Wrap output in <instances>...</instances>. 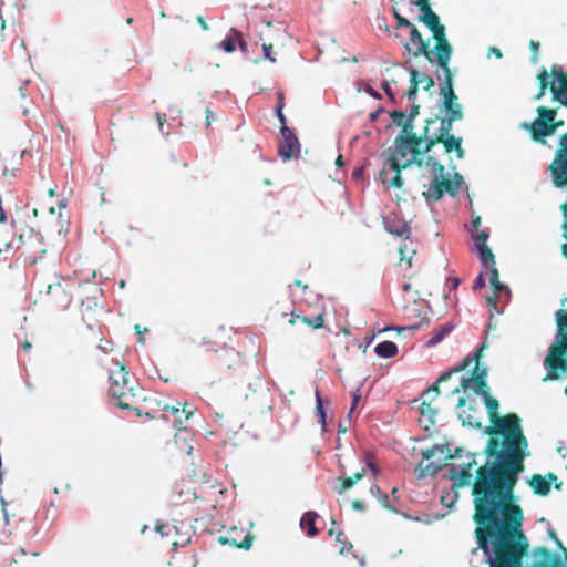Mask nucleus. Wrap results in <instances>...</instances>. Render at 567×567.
<instances>
[{
  "instance_id": "1",
  "label": "nucleus",
  "mask_w": 567,
  "mask_h": 567,
  "mask_svg": "<svg viewBox=\"0 0 567 567\" xmlns=\"http://www.w3.org/2000/svg\"><path fill=\"white\" fill-rule=\"evenodd\" d=\"M481 395L492 425L485 431L489 435L484 451L487 461L476 468L477 517L489 519L501 511L507 520L518 522L522 514L520 506L515 503L514 489L525 470V458L529 456L528 441L516 414L499 416L498 401L489 391Z\"/></svg>"
},
{
  "instance_id": "2",
  "label": "nucleus",
  "mask_w": 567,
  "mask_h": 567,
  "mask_svg": "<svg viewBox=\"0 0 567 567\" xmlns=\"http://www.w3.org/2000/svg\"><path fill=\"white\" fill-rule=\"evenodd\" d=\"M461 458L460 463L450 465L446 477L452 481V488L458 489L472 486V496L474 497L473 519L477 524L475 535L477 544L485 554L493 553L489 567H523V558L528 551V539L523 532L524 513L520 508V518L518 522L507 520L501 511L489 519L477 517L476 497L474 495L473 467L476 466L475 454L464 452L456 447L454 454H449L445 460Z\"/></svg>"
},
{
  "instance_id": "3",
  "label": "nucleus",
  "mask_w": 567,
  "mask_h": 567,
  "mask_svg": "<svg viewBox=\"0 0 567 567\" xmlns=\"http://www.w3.org/2000/svg\"><path fill=\"white\" fill-rule=\"evenodd\" d=\"M434 123L435 120H426L421 135L405 134L398 135L395 137L394 150L390 153L386 159V164L394 175L390 178L389 172L386 169H382L380 172V181L383 184L390 187L401 188L403 185V179L401 177L402 169L409 167L413 163L419 166L422 165V157L427 153L423 152L422 144H425V137H429V126Z\"/></svg>"
},
{
  "instance_id": "4",
  "label": "nucleus",
  "mask_w": 567,
  "mask_h": 567,
  "mask_svg": "<svg viewBox=\"0 0 567 567\" xmlns=\"http://www.w3.org/2000/svg\"><path fill=\"white\" fill-rule=\"evenodd\" d=\"M111 396L116 400V404L122 410H131L136 416L145 415L153 419L148 412H143L141 402L143 401V392L136 382L130 378L126 367L116 362V369L112 370L109 375Z\"/></svg>"
},
{
  "instance_id": "5",
  "label": "nucleus",
  "mask_w": 567,
  "mask_h": 567,
  "mask_svg": "<svg viewBox=\"0 0 567 567\" xmlns=\"http://www.w3.org/2000/svg\"><path fill=\"white\" fill-rule=\"evenodd\" d=\"M560 305L563 308L555 312L556 341L549 347L544 360V365L548 370L545 381L556 380L559 372H567V297L560 300Z\"/></svg>"
},
{
  "instance_id": "6",
  "label": "nucleus",
  "mask_w": 567,
  "mask_h": 567,
  "mask_svg": "<svg viewBox=\"0 0 567 567\" xmlns=\"http://www.w3.org/2000/svg\"><path fill=\"white\" fill-rule=\"evenodd\" d=\"M426 165L431 167V172L434 175L427 190L423 192V197L427 202H437L444 196L445 193L451 196H454L458 193V189L463 183V177L461 174L455 173L452 179L444 176L445 166L432 155L426 157Z\"/></svg>"
},
{
  "instance_id": "7",
  "label": "nucleus",
  "mask_w": 567,
  "mask_h": 567,
  "mask_svg": "<svg viewBox=\"0 0 567 567\" xmlns=\"http://www.w3.org/2000/svg\"><path fill=\"white\" fill-rule=\"evenodd\" d=\"M437 65L444 73V81L440 85V93L442 95L441 109L446 114H453L455 111L463 113L462 105L457 102V95L453 90V72L449 66L453 49H450L442 41L437 44Z\"/></svg>"
},
{
  "instance_id": "8",
  "label": "nucleus",
  "mask_w": 567,
  "mask_h": 567,
  "mask_svg": "<svg viewBox=\"0 0 567 567\" xmlns=\"http://www.w3.org/2000/svg\"><path fill=\"white\" fill-rule=\"evenodd\" d=\"M432 32L433 39L435 40V45L433 50L429 48V40H424L419 29L412 24L410 29V42L404 44V48L413 55L420 56L424 55L430 63L437 64V44L441 42L445 43L450 49L452 45L446 39L445 27L439 21V30L430 27L431 24L424 23Z\"/></svg>"
},
{
  "instance_id": "9",
  "label": "nucleus",
  "mask_w": 567,
  "mask_h": 567,
  "mask_svg": "<svg viewBox=\"0 0 567 567\" xmlns=\"http://www.w3.org/2000/svg\"><path fill=\"white\" fill-rule=\"evenodd\" d=\"M538 116L532 123H523L522 127L529 132L535 142L545 143L546 137L553 135L556 131L554 120L556 118V110L546 106L537 107Z\"/></svg>"
},
{
  "instance_id": "10",
  "label": "nucleus",
  "mask_w": 567,
  "mask_h": 567,
  "mask_svg": "<svg viewBox=\"0 0 567 567\" xmlns=\"http://www.w3.org/2000/svg\"><path fill=\"white\" fill-rule=\"evenodd\" d=\"M79 285L71 279H61L47 287V303L56 310H66L73 301Z\"/></svg>"
},
{
  "instance_id": "11",
  "label": "nucleus",
  "mask_w": 567,
  "mask_h": 567,
  "mask_svg": "<svg viewBox=\"0 0 567 567\" xmlns=\"http://www.w3.org/2000/svg\"><path fill=\"white\" fill-rule=\"evenodd\" d=\"M4 246L7 250L24 249V254L30 255L42 256L47 251L43 236L31 227L21 229L17 238Z\"/></svg>"
},
{
  "instance_id": "12",
  "label": "nucleus",
  "mask_w": 567,
  "mask_h": 567,
  "mask_svg": "<svg viewBox=\"0 0 567 567\" xmlns=\"http://www.w3.org/2000/svg\"><path fill=\"white\" fill-rule=\"evenodd\" d=\"M548 171L556 187L567 186V132L560 136L558 148Z\"/></svg>"
},
{
  "instance_id": "13",
  "label": "nucleus",
  "mask_w": 567,
  "mask_h": 567,
  "mask_svg": "<svg viewBox=\"0 0 567 567\" xmlns=\"http://www.w3.org/2000/svg\"><path fill=\"white\" fill-rule=\"evenodd\" d=\"M486 348V344L483 343L474 353L472 362L475 361V368L473 373L468 378H463L461 381V388L463 391H466L468 388H472L476 394H483L488 392V385L486 382L487 370L485 368H480V359L483 355V351Z\"/></svg>"
},
{
  "instance_id": "14",
  "label": "nucleus",
  "mask_w": 567,
  "mask_h": 567,
  "mask_svg": "<svg viewBox=\"0 0 567 567\" xmlns=\"http://www.w3.org/2000/svg\"><path fill=\"white\" fill-rule=\"evenodd\" d=\"M163 417L172 421L177 430H185L186 422L194 414L195 409L188 403L176 402V404L164 403L162 405Z\"/></svg>"
},
{
  "instance_id": "15",
  "label": "nucleus",
  "mask_w": 567,
  "mask_h": 567,
  "mask_svg": "<svg viewBox=\"0 0 567 567\" xmlns=\"http://www.w3.org/2000/svg\"><path fill=\"white\" fill-rule=\"evenodd\" d=\"M462 137H456L454 135H442V134H433L429 133V137H425V144L423 146V152H431V150L439 143L444 146L446 153L455 152L458 158H463L465 155V151L462 147Z\"/></svg>"
},
{
  "instance_id": "16",
  "label": "nucleus",
  "mask_w": 567,
  "mask_h": 567,
  "mask_svg": "<svg viewBox=\"0 0 567 567\" xmlns=\"http://www.w3.org/2000/svg\"><path fill=\"white\" fill-rule=\"evenodd\" d=\"M281 141L279 144L278 153L284 161H289L293 156L300 154V143L295 132L288 126L280 128Z\"/></svg>"
},
{
  "instance_id": "17",
  "label": "nucleus",
  "mask_w": 567,
  "mask_h": 567,
  "mask_svg": "<svg viewBox=\"0 0 567 567\" xmlns=\"http://www.w3.org/2000/svg\"><path fill=\"white\" fill-rule=\"evenodd\" d=\"M471 363H472L471 357H465L460 364H457V365L449 369L444 373H442L437 378L436 382L433 383L430 388H427L423 392V398L429 399L430 401L435 400V398L440 393L439 384L447 381L453 374L464 371Z\"/></svg>"
},
{
  "instance_id": "18",
  "label": "nucleus",
  "mask_w": 567,
  "mask_h": 567,
  "mask_svg": "<svg viewBox=\"0 0 567 567\" xmlns=\"http://www.w3.org/2000/svg\"><path fill=\"white\" fill-rule=\"evenodd\" d=\"M382 224H383L384 229L388 233H390L396 237H401V238L408 240L411 235V228H410L409 224L403 218L399 217L394 213L385 216L383 218Z\"/></svg>"
},
{
  "instance_id": "19",
  "label": "nucleus",
  "mask_w": 567,
  "mask_h": 567,
  "mask_svg": "<svg viewBox=\"0 0 567 567\" xmlns=\"http://www.w3.org/2000/svg\"><path fill=\"white\" fill-rule=\"evenodd\" d=\"M551 75L558 82H553L550 84V90L553 92L554 100L567 106V73H565L557 65H553Z\"/></svg>"
},
{
  "instance_id": "20",
  "label": "nucleus",
  "mask_w": 567,
  "mask_h": 567,
  "mask_svg": "<svg viewBox=\"0 0 567 567\" xmlns=\"http://www.w3.org/2000/svg\"><path fill=\"white\" fill-rule=\"evenodd\" d=\"M101 310L102 308L99 306V302L95 297H86L85 299L82 300L80 311L83 321L87 324L90 329H92L96 323V315L100 313Z\"/></svg>"
},
{
  "instance_id": "21",
  "label": "nucleus",
  "mask_w": 567,
  "mask_h": 567,
  "mask_svg": "<svg viewBox=\"0 0 567 567\" xmlns=\"http://www.w3.org/2000/svg\"><path fill=\"white\" fill-rule=\"evenodd\" d=\"M413 4H415L420 10L417 20L420 22L431 24L430 27L435 28L437 31L439 16L432 10L430 0H415Z\"/></svg>"
},
{
  "instance_id": "22",
  "label": "nucleus",
  "mask_w": 567,
  "mask_h": 567,
  "mask_svg": "<svg viewBox=\"0 0 567 567\" xmlns=\"http://www.w3.org/2000/svg\"><path fill=\"white\" fill-rule=\"evenodd\" d=\"M548 478L549 481L540 474H534L528 484L535 494L546 496L550 492V481H555L557 477L555 474L549 473Z\"/></svg>"
},
{
  "instance_id": "23",
  "label": "nucleus",
  "mask_w": 567,
  "mask_h": 567,
  "mask_svg": "<svg viewBox=\"0 0 567 567\" xmlns=\"http://www.w3.org/2000/svg\"><path fill=\"white\" fill-rule=\"evenodd\" d=\"M272 24L268 22L264 31L260 32L259 38L261 40V47L264 51L265 59H268L271 62H276V58L272 56V49L275 47V41L272 39Z\"/></svg>"
},
{
  "instance_id": "24",
  "label": "nucleus",
  "mask_w": 567,
  "mask_h": 567,
  "mask_svg": "<svg viewBox=\"0 0 567 567\" xmlns=\"http://www.w3.org/2000/svg\"><path fill=\"white\" fill-rule=\"evenodd\" d=\"M132 112L126 107H120L111 116V124L117 134H121V128L125 126L127 122V128L132 126Z\"/></svg>"
},
{
  "instance_id": "25",
  "label": "nucleus",
  "mask_w": 567,
  "mask_h": 567,
  "mask_svg": "<svg viewBox=\"0 0 567 567\" xmlns=\"http://www.w3.org/2000/svg\"><path fill=\"white\" fill-rule=\"evenodd\" d=\"M390 117L392 118L393 123L401 127L402 131L399 135H410V134H416L414 132V124L410 122L408 118V115L402 111H392L390 113Z\"/></svg>"
},
{
  "instance_id": "26",
  "label": "nucleus",
  "mask_w": 567,
  "mask_h": 567,
  "mask_svg": "<svg viewBox=\"0 0 567 567\" xmlns=\"http://www.w3.org/2000/svg\"><path fill=\"white\" fill-rule=\"evenodd\" d=\"M367 473L365 467H362L360 471H357L353 475L340 478V484L334 487L336 492L340 495L344 494L348 489H350L355 483L364 477Z\"/></svg>"
},
{
  "instance_id": "27",
  "label": "nucleus",
  "mask_w": 567,
  "mask_h": 567,
  "mask_svg": "<svg viewBox=\"0 0 567 567\" xmlns=\"http://www.w3.org/2000/svg\"><path fill=\"white\" fill-rule=\"evenodd\" d=\"M463 118V113L455 111L453 114H446V117H435V122L440 120V128L436 134L451 135L453 123Z\"/></svg>"
},
{
  "instance_id": "28",
  "label": "nucleus",
  "mask_w": 567,
  "mask_h": 567,
  "mask_svg": "<svg viewBox=\"0 0 567 567\" xmlns=\"http://www.w3.org/2000/svg\"><path fill=\"white\" fill-rule=\"evenodd\" d=\"M318 514L313 511L306 512L300 519V527L307 532L308 536L313 537L318 535L319 530L316 527V519Z\"/></svg>"
},
{
  "instance_id": "29",
  "label": "nucleus",
  "mask_w": 567,
  "mask_h": 567,
  "mask_svg": "<svg viewBox=\"0 0 567 567\" xmlns=\"http://www.w3.org/2000/svg\"><path fill=\"white\" fill-rule=\"evenodd\" d=\"M218 540L221 544H229L236 548H243L248 550L252 545L254 536L251 534H246L243 540L238 542L235 537H231V534L229 533L226 536H220Z\"/></svg>"
},
{
  "instance_id": "30",
  "label": "nucleus",
  "mask_w": 567,
  "mask_h": 567,
  "mask_svg": "<svg viewBox=\"0 0 567 567\" xmlns=\"http://www.w3.org/2000/svg\"><path fill=\"white\" fill-rule=\"evenodd\" d=\"M297 320L301 321L302 323L307 324L308 327L312 329H320L323 327L324 323V317L322 313L318 315L313 319L303 317L300 315H296L295 312H291V318L289 320L290 324H296Z\"/></svg>"
},
{
  "instance_id": "31",
  "label": "nucleus",
  "mask_w": 567,
  "mask_h": 567,
  "mask_svg": "<svg viewBox=\"0 0 567 567\" xmlns=\"http://www.w3.org/2000/svg\"><path fill=\"white\" fill-rule=\"evenodd\" d=\"M465 404H466L465 398H460V400L457 402V408L460 409L458 415L462 419L463 424H467V425L473 426V427H481L480 417L478 416H474V415H472L470 413H466Z\"/></svg>"
},
{
  "instance_id": "32",
  "label": "nucleus",
  "mask_w": 567,
  "mask_h": 567,
  "mask_svg": "<svg viewBox=\"0 0 567 567\" xmlns=\"http://www.w3.org/2000/svg\"><path fill=\"white\" fill-rule=\"evenodd\" d=\"M410 87L406 91V96L409 100L415 99L419 90V85L422 83L421 80V72H419L416 69L410 66Z\"/></svg>"
},
{
  "instance_id": "33",
  "label": "nucleus",
  "mask_w": 567,
  "mask_h": 567,
  "mask_svg": "<svg viewBox=\"0 0 567 567\" xmlns=\"http://www.w3.org/2000/svg\"><path fill=\"white\" fill-rule=\"evenodd\" d=\"M475 250L478 254V258L485 268H492L495 266V256L487 245L477 246Z\"/></svg>"
},
{
  "instance_id": "34",
  "label": "nucleus",
  "mask_w": 567,
  "mask_h": 567,
  "mask_svg": "<svg viewBox=\"0 0 567 567\" xmlns=\"http://www.w3.org/2000/svg\"><path fill=\"white\" fill-rule=\"evenodd\" d=\"M374 351L381 358H392L398 353V346L392 341H382L377 344Z\"/></svg>"
},
{
  "instance_id": "35",
  "label": "nucleus",
  "mask_w": 567,
  "mask_h": 567,
  "mask_svg": "<svg viewBox=\"0 0 567 567\" xmlns=\"http://www.w3.org/2000/svg\"><path fill=\"white\" fill-rule=\"evenodd\" d=\"M241 37V33L231 28L229 31V34L226 35V38L220 42L219 47L227 53H231L236 50V42L237 39Z\"/></svg>"
},
{
  "instance_id": "36",
  "label": "nucleus",
  "mask_w": 567,
  "mask_h": 567,
  "mask_svg": "<svg viewBox=\"0 0 567 567\" xmlns=\"http://www.w3.org/2000/svg\"><path fill=\"white\" fill-rule=\"evenodd\" d=\"M454 326L452 323H445L439 329L433 330L431 338L427 341L429 346H435L440 343L447 334L452 332Z\"/></svg>"
},
{
  "instance_id": "37",
  "label": "nucleus",
  "mask_w": 567,
  "mask_h": 567,
  "mask_svg": "<svg viewBox=\"0 0 567 567\" xmlns=\"http://www.w3.org/2000/svg\"><path fill=\"white\" fill-rule=\"evenodd\" d=\"M370 493L380 501L381 505L384 508H386L393 513L398 512L396 508L390 503L389 495L383 493L379 485L372 484L370 487Z\"/></svg>"
},
{
  "instance_id": "38",
  "label": "nucleus",
  "mask_w": 567,
  "mask_h": 567,
  "mask_svg": "<svg viewBox=\"0 0 567 567\" xmlns=\"http://www.w3.org/2000/svg\"><path fill=\"white\" fill-rule=\"evenodd\" d=\"M215 364L223 368L231 369L233 362L231 358L234 357V351L231 349H224L220 353L216 350Z\"/></svg>"
},
{
  "instance_id": "39",
  "label": "nucleus",
  "mask_w": 567,
  "mask_h": 567,
  "mask_svg": "<svg viewBox=\"0 0 567 567\" xmlns=\"http://www.w3.org/2000/svg\"><path fill=\"white\" fill-rule=\"evenodd\" d=\"M431 402L432 401L429 399L423 398V401L420 405V414L424 417H427L430 423L433 424L437 410L431 405Z\"/></svg>"
},
{
  "instance_id": "40",
  "label": "nucleus",
  "mask_w": 567,
  "mask_h": 567,
  "mask_svg": "<svg viewBox=\"0 0 567 567\" xmlns=\"http://www.w3.org/2000/svg\"><path fill=\"white\" fill-rule=\"evenodd\" d=\"M436 454L444 455L445 457L446 455L451 454V451L449 450L447 445L435 444L422 452L423 457L426 460L435 456Z\"/></svg>"
},
{
  "instance_id": "41",
  "label": "nucleus",
  "mask_w": 567,
  "mask_h": 567,
  "mask_svg": "<svg viewBox=\"0 0 567 567\" xmlns=\"http://www.w3.org/2000/svg\"><path fill=\"white\" fill-rule=\"evenodd\" d=\"M416 249L414 247H410L406 243L399 248V254L401 256V260H405L409 267H412V258L415 255Z\"/></svg>"
},
{
  "instance_id": "42",
  "label": "nucleus",
  "mask_w": 567,
  "mask_h": 567,
  "mask_svg": "<svg viewBox=\"0 0 567 567\" xmlns=\"http://www.w3.org/2000/svg\"><path fill=\"white\" fill-rule=\"evenodd\" d=\"M472 237L475 240L474 247L487 245L486 241L489 237L488 229L472 230Z\"/></svg>"
},
{
  "instance_id": "43",
  "label": "nucleus",
  "mask_w": 567,
  "mask_h": 567,
  "mask_svg": "<svg viewBox=\"0 0 567 567\" xmlns=\"http://www.w3.org/2000/svg\"><path fill=\"white\" fill-rule=\"evenodd\" d=\"M336 540L340 543V549L339 553L343 555L344 553H348L352 549V544L346 539L343 536V533L341 530H338L336 534Z\"/></svg>"
},
{
  "instance_id": "44",
  "label": "nucleus",
  "mask_w": 567,
  "mask_h": 567,
  "mask_svg": "<svg viewBox=\"0 0 567 567\" xmlns=\"http://www.w3.org/2000/svg\"><path fill=\"white\" fill-rule=\"evenodd\" d=\"M316 401H317L316 409H317V414L319 416V422L321 423L322 429H324L326 427V412L323 410L322 400H321V396L318 391L316 392Z\"/></svg>"
},
{
  "instance_id": "45",
  "label": "nucleus",
  "mask_w": 567,
  "mask_h": 567,
  "mask_svg": "<svg viewBox=\"0 0 567 567\" xmlns=\"http://www.w3.org/2000/svg\"><path fill=\"white\" fill-rule=\"evenodd\" d=\"M365 464L367 467L371 471L372 476L375 478L379 474V468L377 464L372 461V456L370 454H365Z\"/></svg>"
},
{
  "instance_id": "46",
  "label": "nucleus",
  "mask_w": 567,
  "mask_h": 567,
  "mask_svg": "<svg viewBox=\"0 0 567 567\" xmlns=\"http://www.w3.org/2000/svg\"><path fill=\"white\" fill-rule=\"evenodd\" d=\"M491 276H489V282L491 286L494 287L495 285L499 284V272L496 267L489 268Z\"/></svg>"
},
{
  "instance_id": "47",
  "label": "nucleus",
  "mask_w": 567,
  "mask_h": 567,
  "mask_svg": "<svg viewBox=\"0 0 567 567\" xmlns=\"http://www.w3.org/2000/svg\"><path fill=\"white\" fill-rule=\"evenodd\" d=\"M421 80H422V83H425L424 90H426V91L435 85L433 78L427 76L426 74H424L422 72H421Z\"/></svg>"
},
{
  "instance_id": "48",
  "label": "nucleus",
  "mask_w": 567,
  "mask_h": 567,
  "mask_svg": "<svg viewBox=\"0 0 567 567\" xmlns=\"http://www.w3.org/2000/svg\"><path fill=\"white\" fill-rule=\"evenodd\" d=\"M420 113V105H413L409 112L408 115V118L410 120V122L413 124L415 117L419 115Z\"/></svg>"
},
{
  "instance_id": "49",
  "label": "nucleus",
  "mask_w": 567,
  "mask_h": 567,
  "mask_svg": "<svg viewBox=\"0 0 567 567\" xmlns=\"http://www.w3.org/2000/svg\"><path fill=\"white\" fill-rule=\"evenodd\" d=\"M539 45H540V44H539V42H536V41H534V40H532V41H530V43H529V47H530V49L533 50V58H532V60H533L534 62H536V61H537Z\"/></svg>"
},
{
  "instance_id": "50",
  "label": "nucleus",
  "mask_w": 567,
  "mask_h": 567,
  "mask_svg": "<svg viewBox=\"0 0 567 567\" xmlns=\"http://www.w3.org/2000/svg\"><path fill=\"white\" fill-rule=\"evenodd\" d=\"M485 286V279H484V276L483 274H480L476 279L474 280V284H473V289H481Z\"/></svg>"
},
{
  "instance_id": "51",
  "label": "nucleus",
  "mask_w": 567,
  "mask_h": 567,
  "mask_svg": "<svg viewBox=\"0 0 567 567\" xmlns=\"http://www.w3.org/2000/svg\"><path fill=\"white\" fill-rule=\"evenodd\" d=\"M395 20H396L398 27L410 28L413 24L409 19H406L402 16L398 17Z\"/></svg>"
},
{
  "instance_id": "52",
  "label": "nucleus",
  "mask_w": 567,
  "mask_h": 567,
  "mask_svg": "<svg viewBox=\"0 0 567 567\" xmlns=\"http://www.w3.org/2000/svg\"><path fill=\"white\" fill-rule=\"evenodd\" d=\"M547 70L545 68H543L542 72L537 75V79L539 81V85H543L545 84V86L548 85V82H547Z\"/></svg>"
},
{
  "instance_id": "53",
  "label": "nucleus",
  "mask_w": 567,
  "mask_h": 567,
  "mask_svg": "<svg viewBox=\"0 0 567 567\" xmlns=\"http://www.w3.org/2000/svg\"><path fill=\"white\" fill-rule=\"evenodd\" d=\"M497 300H498V296L497 295H492V296H487L486 297V303L489 308H496L497 306Z\"/></svg>"
},
{
  "instance_id": "54",
  "label": "nucleus",
  "mask_w": 567,
  "mask_h": 567,
  "mask_svg": "<svg viewBox=\"0 0 567 567\" xmlns=\"http://www.w3.org/2000/svg\"><path fill=\"white\" fill-rule=\"evenodd\" d=\"M276 115H277L278 120L281 123V127L287 126V124H286V116L284 114V109L276 107Z\"/></svg>"
},
{
  "instance_id": "55",
  "label": "nucleus",
  "mask_w": 567,
  "mask_h": 567,
  "mask_svg": "<svg viewBox=\"0 0 567 567\" xmlns=\"http://www.w3.org/2000/svg\"><path fill=\"white\" fill-rule=\"evenodd\" d=\"M205 114H206V126L208 127L212 124V122L216 121V116L209 109H206Z\"/></svg>"
},
{
  "instance_id": "56",
  "label": "nucleus",
  "mask_w": 567,
  "mask_h": 567,
  "mask_svg": "<svg viewBox=\"0 0 567 567\" xmlns=\"http://www.w3.org/2000/svg\"><path fill=\"white\" fill-rule=\"evenodd\" d=\"M351 505H352L354 511H359V512L364 511V504L360 499H353Z\"/></svg>"
},
{
  "instance_id": "57",
  "label": "nucleus",
  "mask_w": 567,
  "mask_h": 567,
  "mask_svg": "<svg viewBox=\"0 0 567 567\" xmlns=\"http://www.w3.org/2000/svg\"><path fill=\"white\" fill-rule=\"evenodd\" d=\"M196 21L204 31L209 30V27L203 16H197Z\"/></svg>"
},
{
  "instance_id": "58",
  "label": "nucleus",
  "mask_w": 567,
  "mask_h": 567,
  "mask_svg": "<svg viewBox=\"0 0 567 567\" xmlns=\"http://www.w3.org/2000/svg\"><path fill=\"white\" fill-rule=\"evenodd\" d=\"M277 100H278L277 107L284 109L285 107V94H284V92H278L277 93Z\"/></svg>"
},
{
  "instance_id": "59",
  "label": "nucleus",
  "mask_w": 567,
  "mask_h": 567,
  "mask_svg": "<svg viewBox=\"0 0 567 567\" xmlns=\"http://www.w3.org/2000/svg\"><path fill=\"white\" fill-rule=\"evenodd\" d=\"M382 89L384 90V92L386 93V95H388L390 99H392V100L394 99V97H393V93H392V91H391V86H390V83H389V82H386V81H385V82L382 84Z\"/></svg>"
},
{
  "instance_id": "60",
  "label": "nucleus",
  "mask_w": 567,
  "mask_h": 567,
  "mask_svg": "<svg viewBox=\"0 0 567 567\" xmlns=\"http://www.w3.org/2000/svg\"><path fill=\"white\" fill-rule=\"evenodd\" d=\"M481 224H482L481 217L480 216L474 217L473 220H472L473 230L480 229Z\"/></svg>"
},
{
  "instance_id": "61",
  "label": "nucleus",
  "mask_w": 567,
  "mask_h": 567,
  "mask_svg": "<svg viewBox=\"0 0 567 567\" xmlns=\"http://www.w3.org/2000/svg\"><path fill=\"white\" fill-rule=\"evenodd\" d=\"M359 400H360V395H359V394H354V395H353L352 406H351V409H350V411H349V415H351V413L354 411V409H355V406H357V404H358Z\"/></svg>"
},
{
  "instance_id": "62",
  "label": "nucleus",
  "mask_w": 567,
  "mask_h": 567,
  "mask_svg": "<svg viewBox=\"0 0 567 567\" xmlns=\"http://www.w3.org/2000/svg\"><path fill=\"white\" fill-rule=\"evenodd\" d=\"M493 289H494V295H497L498 292H501V291H503V290H505L507 288L502 282H499V284L495 285L493 287Z\"/></svg>"
},
{
  "instance_id": "63",
  "label": "nucleus",
  "mask_w": 567,
  "mask_h": 567,
  "mask_svg": "<svg viewBox=\"0 0 567 567\" xmlns=\"http://www.w3.org/2000/svg\"><path fill=\"white\" fill-rule=\"evenodd\" d=\"M546 87L547 86H545V84L539 85V91H538V93L535 96L536 100H539V99H542L545 95Z\"/></svg>"
},
{
  "instance_id": "64",
  "label": "nucleus",
  "mask_w": 567,
  "mask_h": 567,
  "mask_svg": "<svg viewBox=\"0 0 567 567\" xmlns=\"http://www.w3.org/2000/svg\"><path fill=\"white\" fill-rule=\"evenodd\" d=\"M561 254L567 259V243L563 244Z\"/></svg>"
}]
</instances>
